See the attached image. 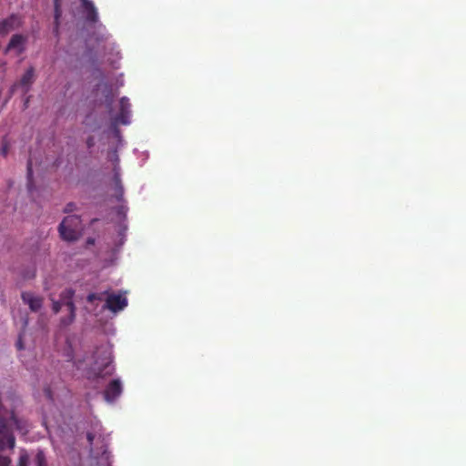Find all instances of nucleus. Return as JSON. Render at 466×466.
Segmentation results:
<instances>
[{"label": "nucleus", "mask_w": 466, "mask_h": 466, "mask_svg": "<svg viewBox=\"0 0 466 466\" xmlns=\"http://www.w3.org/2000/svg\"><path fill=\"white\" fill-rule=\"evenodd\" d=\"M19 400L10 393L0 400V451L13 450L15 446V437L9 424L23 433L27 432V422L19 418L15 410Z\"/></svg>", "instance_id": "1"}, {"label": "nucleus", "mask_w": 466, "mask_h": 466, "mask_svg": "<svg viewBox=\"0 0 466 466\" xmlns=\"http://www.w3.org/2000/svg\"><path fill=\"white\" fill-rule=\"evenodd\" d=\"M94 363L91 371L96 378H105L113 374L112 356L106 348H97L94 353Z\"/></svg>", "instance_id": "2"}, {"label": "nucleus", "mask_w": 466, "mask_h": 466, "mask_svg": "<svg viewBox=\"0 0 466 466\" xmlns=\"http://www.w3.org/2000/svg\"><path fill=\"white\" fill-rule=\"evenodd\" d=\"M82 230V221L79 216L66 217L59 224L58 232L62 239L72 242L78 239Z\"/></svg>", "instance_id": "3"}, {"label": "nucleus", "mask_w": 466, "mask_h": 466, "mask_svg": "<svg viewBox=\"0 0 466 466\" xmlns=\"http://www.w3.org/2000/svg\"><path fill=\"white\" fill-rule=\"evenodd\" d=\"M106 295V298L105 299L106 303L104 305V309L116 313L120 310H123L127 306V299L120 293H90L87 296L86 300L90 303H93L95 300H103Z\"/></svg>", "instance_id": "4"}, {"label": "nucleus", "mask_w": 466, "mask_h": 466, "mask_svg": "<svg viewBox=\"0 0 466 466\" xmlns=\"http://www.w3.org/2000/svg\"><path fill=\"white\" fill-rule=\"evenodd\" d=\"M74 295L75 291L73 289H65L60 295V300L53 302L52 309L56 314L60 311L63 306L66 308V310L69 313L68 317L61 319V324L63 326H68L75 320L76 307L73 302Z\"/></svg>", "instance_id": "5"}, {"label": "nucleus", "mask_w": 466, "mask_h": 466, "mask_svg": "<svg viewBox=\"0 0 466 466\" xmlns=\"http://www.w3.org/2000/svg\"><path fill=\"white\" fill-rule=\"evenodd\" d=\"M35 80V68L30 66L25 72V74L21 76L20 80L15 82L11 86V92L15 93L16 90L20 89L23 95H25L31 89L32 85Z\"/></svg>", "instance_id": "6"}, {"label": "nucleus", "mask_w": 466, "mask_h": 466, "mask_svg": "<svg viewBox=\"0 0 466 466\" xmlns=\"http://www.w3.org/2000/svg\"><path fill=\"white\" fill-rule=\"evenodd\" d=\"M123 388L119 379L112 380L104 390V398L107 402H113L122 393Z\"/></svg>", "instance_id": "7"}, {"label": "nucleus", "mask_w": 466, "mask_h": 466, "mask_svg": "<svg viewBox=\"0 0 466 466\" xmlns=\"http://www.w3.org/2000/svg\"><path fill=\"white\" fill-rule=\"evenodd\" d=\"M130 107L131 105L128 98L126 96L122 97L119 101V113L114 119L115 124L127 125L130 123Z\"/></svg>", "instance_id": "8"}, {"label": "nucleus", "mask_w": 466, "mask_h": 466, "mask_svg": "<svg viewBox=\"0 0 466 466\" xmlns=\"http://www.w3.org/2000/svg\"><path fill=\"white\" fill-rule=\"evenodd\" d=\"M21 299L25 304L28 305L29 309L33 312H37L43 306V299L40 296H36L32 292H22Z\"/></svg>", "instance_id": "9"}, {"label": "nucleus", "mask_w": 466, "mask_h": 466, "mask_svg": "<svg viewBox=\"0 0 466 466\" xmlns=\"http://www.w3.org/2000/svg\"><path fill=\"white\" fill-rule=\"evenodd\" d=\"M20 24V17L17 15H11L7 18L0 21V35H7L12 30L18 28Z\"/></svg>", "instance_id": "10"}, {"label": "nucleus", "mask_w": 466, "mask_h": 466, "mask_svg": "<svg viewBox=\"0 0 466 466\" xmlns=\"http://www.w3.org/2000/svg\"><path fill=\"white\" fill-rule=\"evenodd\" d=\"M25 41L26 38L24 35L20 34L14 35L5 49V54H7L9 51L15 50L17 55H21L25 50Z\"/></svg>", "instance_id": "11"}, {"label": "nucleus", "mask_w": 466, "mask_h": 466, "mask_svg": "<svg viewBox=\"0 0 466 466\" xmlns=\"http://www.w3.org/2000/svg\"><path fill=\"white\" fill-rule=\"evenodd\" d=\"M82 3L83 7L86 10V19L87 22L90 23H96L98 20V15L96 12V9L90 0H80Z\"/></svg>", "instance_id": "12"}, {"label": "nucleus", "mask_w": 466, "mask_h": 466, "mask_svg": "<svg viewBox=\"0 0 466 466\" xmlns=\"http://www.w3.org/2000/svg\"><path fill=\"white\" fill-rule=\"evenodd\" d=\"M115 197L117 201L123 202L124 201V188L121 184L120 177L117 174L115 175Z\"/></svg>", "instance_id": "13"}, {"label": "nucleus", "mask_w": 466, "mask_h": 466, "mask_svg": "<svg viewBox=\"0 0 466 466\" xmlns=\"http://www.w3.org/2000/svg\"><path fill=\"white\" fill-rule=\"evenodd\" d=\"M35 466H47V461L44 451L38 450L35 457Z\"/></svg>", "instance_id": "14"}, {"label": "nucleus", "mask_w": 466, "mask_h": 466, "mask_svg": "<svg viewBox=\"0 0 466 466\" xmlns=\"http://www.w3.org/2000/svg\"><path fill=\"white\" fill-rule=\"evenodd\" d=\"M54 9H55V23L56 26L57 27L59 25V19L62 15L61 8H60V0H54Z\"/></svg>", "instance_id": "15"}, {"label": "nucleus", "mask_w": 466, "mask_h": 466, "mask_svg": "<svg viewBox=\"0 0 466 466\" xmlns=\"http://www.w3.org/2000/svg\"><path fill=\"white\" fill-rule=\"evenodd\" d=\"M128 211V208L127 205H120L116 208V216L119 218L120 220H125L127 218V213Z\"/></svg>", "instance_id": "16"}, {"label": "nucleus", "mask_w": 466, "mask_h": 466, "mask_svg": "<svg viewBox=\"0 0 466 466\" xmlns=\"http://www.w3.org/2000/svg\"><path fill=\"white\" fill-rule=\"evenodd\" d=\"M9 149H10V144H9L7 138L5 137H3L2 141H1V148H0L1 155L4 157H6L9 153Z\"/></svg>", "instance_id": "17"}, {"label": "nucleus", "mask_w": 466, "mask_h": 466, "mask_svg": "<svg viewBox=\"0 0 466 466\" xmlns=\"http://www.w3.org/2000/svg\"><path fill=\"white\" fill-rule=\"evenodd\" d=\"M93 118V114L86 116L84 124L86 127H89L91 131H96L100 128L99 124H92L91 119Z\"/></svg>", "instance_id": "18"}, {"label": "nucleus", "mask_w": 466, "mask_h": 466, "mask_svg": "<svg viewBox=\"0 0 466 466\" xmlns=\"http://www.w3.org/2000/svg\"><path fill=\"white\" fill-rule=\"evenodd\" d=\"M29 456L25 451H22L18 459V466H28Z\"/></svg>", "instance_id": "19"}, {"label": "nucleus", "mask_w": 466, "mask_h": 466, "mask_svg": "<svg viewBox=\"0 0 466 466\" xmlns=\"http://www.w3.org/2000/svg\"><path fill=\"white\" fill-rule=\"evenodd\" d=\"M106 104L109 110H111L112 104L114 102V94L111 89L107 90V94L106 95Z\"/></svg>", "instance_id": "20"}, {"label": "nucleus", "mask_w": 466, "mask_h": 466, "mask_svg": "<svg viewBox=\"0 0 466 466\" xmlns=\"http://www.w3.org/2000/svg\"><path fill=\"white\" fill-rule=\"evenodd\" d=\"M11 461L10 457L0 454V466H10Z\"/></svg>", "instance_id": "21"}, {"label": "nucleus", "mask_w": 466, "mask_h": 466, "mask_svg": "<svg viewBox=\"0 0 466 466\" xmlns=\"http://www.w3.org/2000/svg\"><path fill=\"white\" fill-rule=\"evenodd\" d=\"M23 337H24V334L20 333L18 336V339L15 342V347L18 350H22L25 349L24 342H23Z\"/></svg>", "instance_id": "22"}, {"label": "nucleus", "mask_w": 466, "mask_h": 466, "mask_svg": "<svg viewBox=\"0 0 466 466\" xmlns=\"http://www.w3.org/2000/svg\"><path fill=\"white\" fill-rule=\"evenodd\" d=\"M76 209V204L73 202H69L64 208L65 213H70Z\"/></svg>", "instance_id": "23"}, {"label": "nucleus", "mask_w": 466, "mask_h": 466, "mask_svg": "<svg viewBox=\"0 0 466 466\" xmlns=\"http://www.w3.org/2000/svg\"><path fill=\"white\" fill-rule=\"evenodd\" d=\"M86 146L88 148H91L95 146V138L93 137H89L86 139Z\"/></svg>", "instance_id": "24"}, {"label": "nucleus", "mask_w": 466, "mask_h": 466, "mask_svg": "<svg viewBox=\"0 0 466 466\" xmlns=\"http://www.w3.org/2000/svg\"><path fill=\"white\" fill-rule=\"evenodd\" d=\"M32 176H33L32 164H31V161H29L27 164V177H28V179H31Z\"/></svg>", "instance_id": "25"}, {"label": "nucleus", "mask_w": 466, "mask_h": 466, "mask_svg": "<svg viewBox=\"0 0 466 466\" xmlns=\"http://www.w3.org/2000/svg\"><path fill=\"white\" fill-rule=\"evenodd\" d=\"M94 438H95V436L92 432H87L86 439H87L90 446L93 444Z\"/></svg>", "instance_id": "26"}, {"label": "nucleus", "mask_w": 466, "mask_h": 466, "mask_svg": "<svg viewBox=\"0 0 466 466\" xmlns=\"http://www.w3.org/2000/svg\"><path fill=\"white\" fill-rule=\"evenodd\" d=\"M87 243H88V244H94V243H95V239H93V238H88V239H87Z\"/></svg>", "instance_id": "27"}, {"label": "nucleus", "mask_w": 466, "mask_h": 466, "mask_svg": "<svg viewBox=\"0 0 466 466\" xmlns=\"http://www.w3.org/2000/svg\"><path fill=\"white\" fill-rule=\"evenodd\" d=\"M27 324H28V320H27V318H25V320H24V329H25Z\"/></svg>", "instance_id": "28"}]
</instances>
